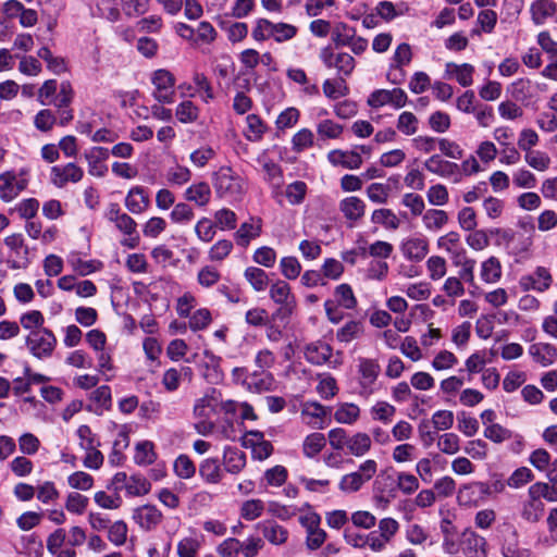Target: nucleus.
Masks as SVG:
<instances>
[{"label":"nucleus","instance_id":"obj_1","mask_svg":"<svg viewBox=\"0 0 557 557\" xmlns=\"http://www.w3.org/2000/svg\"><path fill=\"white\" fill-rule=\"evenodd\" d=\"M212 183L221 198L240 199L245 193L244 178L230 166H222L214 172Z\"/></svg>","mask_w":557,"mask_h":557},{"label":"nucleus","instance_id":"obj_2","mask_svg":"<svg viewBox=\"0 0 557 557\" xmlns=\"http://www.w3.org/2000/svg\"><path fill=\"white\" fill-rule=\"evenodd\" d=\"M376 461L367 459L358 467V470L342 476L338 488L345 494L357 493L376 474Z\"/></svg>","mask_w":557,"mask_h":557},{"label":"nucleus","instance_id":"obj_3","mask_svg":"<svg viewBox=\"0 0 557 557\" xmlns=\"http://www.w3.org/2000/svg\"><path fill=\"white\" fill-rule=\"evenodd\" d=\"M25 344L34 357L46 359L52 356L57 346V337L49 329L33 330L26 336Z\"/></svg>","mask_w":557,"mask_h":557},{"label":"nucleus","instance_id":"obj_4","mask_svg":"<svg viewBox=\"0 0 557 557\" xmlns=\"http://www.w3.org/2000/svg\"><path fill=\"white\" fill-rule=\"evenodd\" d=\"M320 59L327 69H336L339 77H348L355 70L356 61L347 52H335L332 47H325L320 52Z\"/></svg>","mask_w":557,"mask_h":557},{"label":"nucleus","instance_id":"obj_5","mask_svg":"<svg viewBox=\"0 0 557 557\" xmlns=\"http://www.w3.org/2000/svg\"><path fill=\"white\" fill-rule=\"evenodd\" d=\"M408 101L407 94L401 88L393 89H375L372 91L367 100L368 106L371 108H381L389 104L395 109H400L406 106Z\"/></svg>","mask_w":557,"mask_h":557},{"label":"nucleus","instance_id":"obj_6","mask_svg":"<svg viewBox=\"0 0 557 557\" xmlns=\"http://www.w3.org/2000/svg\"><path fill=\"white\" fill-rule=\"evenodd\" d=\"M381 372V367L375 359L360 358L358 364L359 380V395L369 397L373 394V384L377 380Z\"/></svg>","mask_w":557,"mask_h":557},{"label":"nucleus","instance_id":"obj_7","mask_svg":"<svg viewBox=\"0 0 557 557\" xmlns=\"http://www.w3.org/2000/svg\"><path fill=\"white\" fill-rule=\"evenodd\" d=\"M152 84L154 85L153 97L162 103L174 102L175 97V78L168 70H157L152 75Z\"/></svg>","mask_w":557,"mask_h":557},{"label":"nucleus","instance_id":"obj_8","mask_svg":"<svg viewBox=\"0 0 557 557\" xmlns=\"http://www.w3.org/2000/svg\"><path fill=\"white\" fill-rule=\"evenodd\" d=\"M553 283L550 272L545 267H537L533 273L522 275L519 280V286L522 290H536L543 293L547 290Z\"/></svg>","mask_w":557,"mask_h":557},{"label":"nucleus","instance_id":"obj_9","mask_svg":"<svg viewBox=\"0 0 557 557\" xmlns=\"http://www.w3.org/2000/svg\"><path fill=\"white\" fill-rule=\"evenodd\" d=\"M104 218L113 223L122 234L124 235H134L137 231L136 221L123 212L120 206L115 202L109 203L108 208L104 211Z\"/></svg>","mask_w":557,"mask_h":557},{"label":"nucleus","instance_id":"obj_10","mask_svg":"<svg viewBox=\"0 0 557 557\" xmlns=\"http://www.w3.org/2000/svg\"><path fill=\"white\" fill-rule=\"evenodd\" d=\"M269 295L275 304L282 306L280 312H282L284 315L292 314L296 306V300L292 294L288 283L283 280H277L270 286Z\"/></svg>","mask_w":557,"mask_h":557},{"label":"nucleus","instance_id":"obj_11","mask_svg":"<svg viewBox=\"0 0 557 557\" xmlns=\"http://www.w3.org/2000/svg\"><path fill=\"white\" fill-rule=\"evenodd\" d=\"M491 494V487L483 482H472L463 485L458 492V502L462 506H476L479 500Z\"/></svg>","mask_w":557,"mask_h":557},{"label":"nucleus","instance_id":"obj_12","mask_svg":"<svg viewBox=\"0 0 557 557\" xmlns=\"http://www.w3.org/2000/svg\"><path fill=\"white\" fill-rule=\"evenodd\" d=\"M462 553L466 557H487V542L485 537L467 529L462 533Z\"/></svg>","mask_w":557,"mask_h":557},{"label":"nucleus","instance_id":"obj_13","mask_svg":"<svg viewBox=\"0 0 557 557\" xmlns=\"http://www.w3.org/2000/svg\"><path fill=\"white\" fill-rule=\"evenodd\" d=\"M84 172L82 168L75 163H67L64 166H52L51 168V182L57 187H63L69 182L77 183L83 178Z\"/></svg>","mask_w":557,"mask_h":557},{"label":"nucleus","instance_id":"obj_14","mask_svg":"<svg viewBox=\"0 0 557 557\" xmlns=\"http://www.w3.org/2000/svg\"><path fill=\"white\" fill-rule=\"evenodd\" d=\"M133 519L143 530L151 531L162 521L163 515L154 505H144L134 510Z\"/></svg>","mask_w":557,"mask_h":557},{"label":"nucleus","instance_id":"obj_15","mask_svg":"<svg viewBox=\"0 0 557 557\" xmlns=\"http://www.w3.org/2000/svg\"><path fill=\"white\" fill-rule=\"evenodd\" d=\"M27 186L25 178H18L13 172L0 174V196L4 201H11Z\"/></svg>","mask_w":557,"mask_h":557},{"label":"nucleus","instance_id":"obj_16","mask_svg":"<svg viewBox=\"0 0 557 557\" xmlns=\"http://www.w3.org/2000/svg\"><path fill=\"white\" fill-rule=\"evenodd\" d=\"M243 385L251 393L262 394L275 388V380L269 372H253L243 380Z\"/></svg>","mask_w":557,"mask_h":557},{"label":"nucleus","instance_id":"obj_17","mask_svg":"<svg viewBox=\"0 0 557 557\" xmlns=\"http://www.w3.org/2000/svg\"><path fill=\"white\" fill-rule=\"evenodd\" d=\"M262 232V220L260 218L250 216L247 222L240 224L239 228L235 232L234 237L236 244L242 247H247L252 239L258 238Z\"/></svg>","mask_w":557,"mask_h":557},{"label":"nucleus","instance_id":"obj_18","mask_svg":"<svg viewBox=\"0 0 557 557\" xmlns=\"http://www.w3.org/2000/svg\"><path fill=\"white\" fill-rule=\"evenodd\" d=\"M124 205L131 213L141 214L149 208L150 199L144 187L135 186L128 190Z\"/></svg>","mask_w":557,"mask_h":557},{"label":"nucleus","instance_id":"obj_19","mask_svg":"<svg viewBox=\"0 0 557 557\" xmlns=\"http://www.w3.org/2000/svg\"><path fill=\"white\" fill-rule=\"evenodd\" d=\"M511 98L529 104L536 97V86L528 78H519L508 86Z\"/></svg>","mask_w":557,"mask_h":557},{"label":"nucleus","instance_id":"obj_20","mask_svg":"<svg viewBox=\"0 0 557 557\" xmlns=\"http://www.w3.org/2000/svg\"><path fill=\"white\" fill-rule=\"evenodd\" d=\"M423 165L429 172L442 177L459 176V165L444 160L440 154L431 156Z\"/></svg>","mask_w":557,"mask_h":557},{"label":"nucleus","instance_id":"obj_21","mask_svg":"<svg viewBox=\"0 0 557 557\" xmlns=\"http://www.w3.org/2000/svg\"><path fill=\"white\" fill-rule=\"evenodd\" d=\"M109 149L104 147H92L84 153L88 163V172L92 176L101 177L107 172V166L102 164L109 158Z\"/></svg>","mask_w":557,"mask_h":557},{"label":"nucleus","instance_id":"obj_22","mask_svg":"<svg viewBox=\"0 0 557 557\" xmlns=\"http://www.w3.org/2000/svg\"><path fill=\"white\" fill-rule=\"evenodd\" d=\"M557 13V3L554 0H535L530 4L532 22L540 26Z\"/></svg>","mask_w":557,"mask_h":557},{"label":"nucleus","instance_id":"obj_23","mask_svg":"<svg viewBox=\"0 0 557 557\" xmlns=\"http://www.w3.org/2000/svg\"><path fill=\"white\" fill-rule=\"evenodd\" d=\"M257 529L273 545H281L287 541L288 531L274 520H265L257 524Z\"/></svg>","mask_w":557,"mask_h":557},{"label":"nucleus","instance_id":"obj_24","mask_svg":"<svg viewBox=\"0 0 557 557\" xmlns=\"http://www.w3.org/2000/svg\"><path fill=\"white\" fill-rule=\"evenodd\" d=\"M199 475L207 484H219L223 479V469L218 458H206L199 465Z\"/></svg>","mask_w":557,"mask_h":557},{"label":"nucleus","instance_id":"obj_25","mask_svg":"<svg viewBox=\"0 0 557 557\" xmlns=\"http://www.w3.org/2000/svg\"><path fill=\"white\" fill-rule=\"evenodd\" d=\"M247 458L244 451L236 447L226 446L223 451V465L226 472L238 474L246 467Z\"/></svg>","mask_w":557,"mask_h":557},{"label":"nucleus","instance_id":"obj_26","mask_svg":"<svg viewBox=\"0 0 557 557\" xmlns=\"http://www.w3.org/2000/svg\"><path fill=\"white\" fill-rule=\"evenodd\" d=\"M529 354L533 360L543 367L552 364L557 358V349L547 343H535L529 348Z\"/></svg>","mask_w":557,"mask_h":557},{"label":"nucleus","instance_id":"obj_27","mask_svg":"<svg viewBox=\"0 0 557 557\" xmlns=\"http://www.w3.org/2000/svg\"><path fill=\"white\" fill-rule=\"evenodd\" d=\"M327 159L333 165L350 170L359 169L362 164V158L355 151L332 150L329 152Z\"/></svg>","mask_w":557,"mask_h":557},{"label":"nucleus","instance_id":"obj_28","mask_svg":"<svg viewBox=\"0 0 557 557\" xmlns=\"http://www.w3.org/2000/svg\"><path fill=\"white\" fill-rule=\"evenodd\" d=\"M332 356V348L323 342L311 343L306 347V360L312 364L321 366L329 361Z\"/></svg>","mask_w":557,"mask_h":557},{"label":"nucleus","instance_id":"obj_29","mask_svg":"<svg viewBox=\"0 0 557 557\" xmlns=\"http://www.w3.org/2000/svg\"><path fill=\"white\" fill-rule=\"evenodd\" d=\"M339 210L347 220L355 222L363 216L366 203L359 197L350 196L339 202Z\"/></svg>","mask_w":557,"mask_h":557},{"label":"nucleus","instance_id":"obj_30","mask_svg":"<svg viewBox=\"0 0 557 557\" xmlns=\"http://www.w3.org/2000/svg\"><path fill=\"white\" fill-rule=\"evenodd\" d=\"M403 253L412 261H421L429 252V242L425 238H410L403 244Z\"/></svg>","mask_w":557,"mask_h":557},{"label":"nucleus","instance_id":"obj_31","mask_svg":"<svg viewBox=\"0 0 557 557\" xmlns=\"http://www.w3.org/2000/svg\"><path fill=\"white\" fill-rule=\"evenodd\" d=\"M187 201L195 202L199 207H205L211 199V188L208 183L199 182L190 185L184 194Z\"/></svg>","mask_w":557,"mask_h":557},{"label":"nucleus","instance_id":"obj_32","mask_svg":"<svg viewBox=\"0 0 557 557\" xmlns=\"http://www.w3.org/2000/svg\"><path fill=\"white\" fill-rule=\"evenodd\" d=\"M474 67L469 63L456 64L448 62L446 64V74L449 77L456 78V81L463 87H468L473 83Z\"/></svg>","mask_w":557,"mask_h":557},{"label":"nucleus","instance_id":"obj_33","mask_svg":"<svg viewBox=\"0 0 557 557\" xmlns=\"http://www.w3.org/2000/svg\"><path fill=\"white\" fill-rule=\"evenodd\" d=\"M364 333V324L360 320H350L346 322L336 332V339L339 343L348 344L355 339L360 338Z\"/></svg>","mask_w":557,"mask_h":557},{"label":"nucleus","instance_id":"obj_34","mask_svg":"<svg viewBox=\"0 0 557 557\" xmlns=\"http://www.w3.org/2000/svg\"><path fill=\"white\" fill-rule=\"evenodd\" d=\"M545 505L541 499L529 496L528 500L522 504L521 517L529 523H537L544 513Z\"/></svg>","mask_w":557,"mask_h":557},{"label":"nucleus","instance_id":"obj_35","mask_svg":"<svg viewBox=\"0 0 557 557\" xmlns=\"http://www.w3.org/2000/svg\"><path fill=\"white\" fill-rule=\"evenodd\" d=\"M448 214L444 210L429 209L422 214V222L428 231L436 232L448 223Z\"/></svg>","mask_w":557,"mask_h":557},{"label":"nucleus","instance_id":"obj_36","mask_svg":"<svg viewBox=\"0 0 557 557\" xmlns=\"http://www.w3.org/2000/svg\"><path fill=\"white\" fill-rule=\"evenodd\" d=\"M481 278L487 284L497 283L502 277V264L498 258L492 256L481 264Z\"/></svg>","mask_w":557,"mask_h":557},{"label":"nucleus","instance_id":"obj_37","mask_svg":"<svg viewBox=\"0 0 557 557\" xmlns=\"http://www.w3.org/2000/svg\"><path fill=\"white\" fill-rule=\"evenodd\" d=\"M244 277L256 292H263L269 286V276L267 272L257 267H248L244 272Z\"/></svg>","mask_w":557,"mask_h":557},{"label":"nucleus","instance_id":"obj_38","mask_svg":"<svg viewBox=\"0 0 557 557\" xmlns=\"http://www.w3.org/2000/svg\"><path fill=\"white\" fill-rule=\"evenodd\" d=\"M322 89L324 96L331 100L345 97L349 92V88L346 85L344 77H338L336 79H325L323 82Z\"/></svg>","mask_w":557,"mask_h":557},{"label":"nucleus","instance_id":"obj_39","mask_svg":"<svg viewBox=\"0 0 557 557\" xmlns=\"http://www.w3.org/2000/svg\"><path fill=\"white\" fill-rule=\"evenodd\" d=\"M550 483L552 485L543 482L534 483L529 487L528 495L535 499H541L543 497L548 502H557V483Z\"/></svg>","mask_w":557,"mask_h":557},{"label":"nucleus","instance_id":"obj_40","mask_svg":"<svg viewBox=\"0 0 557 557\" xmlns=\"http://www.w3.org/2000/svg\"><path fill=\"white\" fill-rule=\"evenodd\" d=\"M157 454L154 445L150 441H143L136 444L134 460L137 465H151L156 461Z\"/></svg>","mask_w":557,"mask_h":557},{"label":"nucleus","instance_id":"obj_41","mask_svg":"<svg viewBox=\"0 0 557 557\" xmlns=\"http://www.w3.org/2000/svg\"><path fill=\"white\" fill-rule=\"evenodd\" d=\"M371 448V438L367 433H356L350 436L348 442V451L356 456L361 457L366 455Z\"/></svg>","mask_w":557,"mask_h":557},{"label":"nucleus","instance_id":"obj_42","mask_svg":"<svg viewBox=\"0 0 557 557\" xmlns=\"http://www.w3.org/2000/svg\"><path fill=\"white\" fill-rule=\"evenodd\" d=\"M371 221L374 224H381L389 230H397L400 225V221L397 215L391 209H376L372 212Z\"/></svg>","mask_w":557,"mask_h":557},{"label":"nucleus","instance_id":"obj_43","mask_svg":"<svg viewBox=\"0 0 557 557\" xmlns=\"http://www.w3.org/2000/svg\"><path fill=\"white\" fill-rule=\"evenodd\" d=\"M325 446V437L322 433L309 434L302 444L304 455L308 458L317 456Z\"/></svg>","mask_w":557,"mask_h":557},{"label":"nucleus","instance_id":"obj_44","mask_svg":"<svg viewBox=\"0 0 557 557\" xmlns=\"http://www.w3.org/2000/svg\"><path fill=\"white\" fill-rule=\"evenodd\" d=\"M359 414H360V409L357 405L346 403V404L341 405L336 409V411L334 413V419L338 423L352 424L358 420Z\"/></svg>","mask_w":557,"mask_h":557},{"label":"nucleus","instance_id":"obj_45","mask_svg":"<svg viewBox=\"0 0 557 557\" xmlns=\"http://www.w3.org/2000/svg\"><path fill=\"white\" fill-rule=\"evenodd\" d=\"M419 120L409 111L403 112L397 120V129L406 136H411L418 132Z\"/></svg>","mask_w":557,"mask_h":557},{"label":"nucleus","instance_id":"obj_46","mask_svg":"<svg viewBox=\"0 0 557 557\" xmlns=\"http://www.w3.org/2000/svg\"><path fill=\"white\" fill-rule=\"evenodd\" d=\"M426 269L432 281H438L446 275L447 262L441 256H431L426 260Z\"/></svg>","mask_w":557,"mask_h":557},{"label":"nucleus","instance_id":"obj_47","mask_svg":"<svg viewBox=\"0 0 557 557\" xmlns=\"http://www.w3.org/2000/svg\"><path fill=\"white\" fill-rule=\"evenodd\" d=\"M174 472L181 479H190L196 473V466L187 455H180L174 461Z\"/></svg>","mask_w":557,"mask_h":557},{"label":"nucleus","instance_id":"obj_48","mask_svg":"<svg viewBox=\"0 0 557 557\" xmlns=\"http://www.w3.org/2000/svg\"><path fill=\"white\" fill-rule=\"evenodd\" d=\"M150 482L140 475H132L125 484V490L129 495L140 496L149 493Z\"/></svg>","mask_w":557,"mask_h":557},{"label":"nucleus","instance_id":"obj_49","mask_svg":"<svg viewBox=\"0 0 557 557\" xmlns=\"http://www.w3.org/2000/svg\"><path fill=\"white\" fill-rule=\"evenodd\" d=\"M248 133L246 138L250 141H258L265 132V125L257 114H249L246 117Z\"/></svg>","mask_w":557,"mask_h":557},{"label":"nucleus","instance_id":"obj_50","mask_svg":"<svg viewBox=\"0 0 557 557\" xmlns=\"http://www.w3.org/2000/svg\"><path fill=\"white\" fill-rule=\"evenodd\" d=\"M57 124V116L50 109H42L34 117V125L40 132H50Z\"/></svg>","mask_w":557,"mask_h":557},{"label":"nucleus","instance_id":"obj_51","mask_svg":"<svg viewBox=\"0 0 557 557\" xmlns=\"http://www.w3.org/2000/svg\"><path fill=\"white\" fill-rule=\"evenodd\" d=\"M335 296L337 302L345 309H355L357 306V299L354 295L352 288L348 284H341L335 288Z\"/></svg>","mask_w":557,"mask_h":557},{"label":"nucleus","instance_id":"obj_52","mask_svg":"<svg viewBox=\"0 0 557 557\" xmlns=\"http://www.w3.org/2000/svg\"><path fill=\"white\" fill-rule=\"evenodd\" d=\"M437 447L444 454L454 455L460 449V440L455 433H444L438 437Z\"/></svg>","mask_w":557,"mask_h":557},{"label":"nucleus","instance_id":"obj_53","mask_svg":"<svg viewBox=\"0 0 557 557\" xmlns=\"http://www.w3.org/2000/svg\"><path fill=\"white\" fill-rule=\"evenodd\" d=\"M263 171L265 173V180L273 186V187H281L283 184V171L282 168L271 161H264L262 164Z\"/></svg>","mask_w":557,"mask_h":557},{"label":"nucleus","instance_id":"obj_54","mask_svg":"<svg viewBox=\"0 0 557 557\" xmlns=\"http://www.w3.org/2000/svg\"><path fill=\"white\" fill-rule=\"evenodd\" d=\"M20 323L23 326V329L29 330V332H32L33 330L45 329L42 326L45 323V318L39 310H32L23 313L20 317Z\"/></svg>","mask_w":557,"mask_h":557},{"label":"nucleus","instance_id":"obj_55","mask_svg":"<svg viewBox=\"0 0 557 557\" xmlns=\"http://www.w3.org/2000/svg\"><path fill=\"white\" fill-rule=\"evenodd\" d=\"M525 162L536 171H546L550 164V158L542 151H529L524 156Z\"/></svg>","mask_w":557,"mask_h":557},{"label":"nucleus","instance_id":"obj_56","mask_svg":"<svg viewBox=\"0 0 557 557\" xmlns=\"http://www.w3.org/2000/svg\"><path fill=\"white\" fill-rule=\"evenodd\" d=\"M317 133L320 138L335 139L343 133V126L332 120H323L317 125Z\"/></svg>","mask_w":557,"mask_h":557},{"label":"nucleus","instance_id":"obj_57","mask_svg":"<svg viewBox=\"0 0 557 557\" xmlns=\"http://www.w3.org/2000/svg\"><path fill=\"white\" fill-rule=\"evenodd\" d=\"M395 412L396 408L386 401H379L371 408L372 418L384 423L391 422Z\"/></svg>","mask_w":557,"mask_h":557},{"label":"nucleus","instance_id":"obj_58","mask_svg":"<svg viewBox=\"0 0 557 557\" xmlns=\"http://www.w3.org/2000/svg\"><path fill=\"white\" fill-rule=\"evenodd\" d=\"M391 188L382 183H372L367 187V196L374 203H386Z\"/></svg>","mask_w":557,"mask_h":557},{"label":"nucleus","instance_id":"obj_59","mask_svg":"<svg viewBox=\"0 0 557 557\" xmlns=\"http://www.w3.org/2000/svg\"><path fill=\"white\" fill-rule=\"evenodd\" d=\"M127 525L124 521L119 520L109 527L108 539L116 546H121L127 539Z\"/></svg>","mask_w":557,"mask_h":557},{"label":"nucleus","instance_id":"obj_60","mask_svg":"<svg viewBox=\"0 0 557 557\" xmlns=\"http://www.w3.org/2000/svg\"><path fill=\"white\" fill-rule=\"evenodd\" d=\"M281 272L287 280H296L301 272V264L295 257H284L280 262Z\"/></svg>","mask_w":557,"mask_h":557},{"label":"nucleus","instance_id":"obj_61","mask_svg":"<svg viewBox=\"0 0 557 557\" xmlns=\"http://www.w3.org/2000/svg\"><path fill=\"white\" fill-rule=\"evenodd\" d=\"M215 399L212 396H203L199 398L194 406V416L198 419H209L211 412L214 411Z\"/></svg>","mask_w":557,"mask_h":557},{"label":"nucleus","instance_id":"obj_62","mask_svg":"<svg viewBox=\"0 0 557 557\" xmlns=\"http://www.w3.org/2000/svg\"><path fill=\"white\" fill-rule=\"evenodd\" d=\"M428 201L433 206H445L449 200V195L446 186L436 184L431 186L426 193Z\"/></svg>","mask_w":557,"mask_h":557},{"label":"nucleus","instance_id":"obj_63","mask_svg":"<svg viewBox=\"0 0 557 557\" xmlns=\"http://www.w3.org/2000/svg\"><path fill=\"white\" fill-rule=\"evenodd\" d=\"M175 113L180 122L191 123L198 117V108L194 102L186 100L177 106Z\"/></svg>","mask_w":557,"mask_h":557},{"label":"nucleus","instance_id":"obj_64","mask_svg":"<svg viewBox=\"0 0 557 557\" xmlns=\"http://www.w3.org/2000/svg\"><path fill=\"white\" fill-rule=\"evenodd\" d=\"M201 543L195 537H184L177 544L180 557H196Z\"/></svg>","mask_w":557,"mask_h":557}]
</instances>
